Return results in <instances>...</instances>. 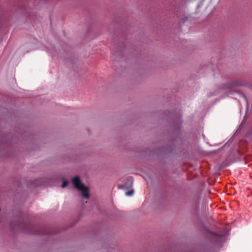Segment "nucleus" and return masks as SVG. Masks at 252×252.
<instances>
[{"instance_id": "1", "label": "nucleus", "mask_w": 252, "mask_h": 252, "mask_svg": "<svg viewBox=\"0 0 252 252\" xmlns=\"http://www.w3.org/2000/svg\"><path fill=\"white\" fill-rule=\"evenodd\" d=\"M10 231L13 233L21 232L32 235H53L57 231L47 225H34L22 219L12 220L9 223Z\"/></svg>"}, {"instance_id": "2", "label": "nucleus", "mask_w": 252, "mask_h": 252, "mask_svg": "<svg viewBox=\"0 0 252 252\" xmlns=\"http://www.w3.org/2000/svg\"><path fill=\"white\" fill-rule=\"evenodd\" d=\"M72 182L74 187L81 192L82 195L86 198H88L90 196L89 192V188L83 184L78 176H76L72 178Z\"/></svg>"}, {"instance_id": "3", "label": "nucleus", "mask_w": 252, "mask_h": 252, "mask_svg": "<svg viewBox=\"0 0 252 252\" xmlns=\"http://www.w3.org/2000/svg\"><path fill=\"white\" fill-rule=\"evenodd\" d=\"M225 234L224 231L210 232V240L212 243L217 246L221 245L223 237Z\"/></svg>"}, {"instance_id": "4", "label": "nucleus", "mask_w": 252, "mask_h": 252, "mask_svg": "<svg viewBox=\"0 0 252 252\" xmlns=\"http://www.w3.org/2000/svg\"><path fill=\"white\" fill-rule=\"evenodd\" d=\"M133 181L131 177H128L126 179V182L124 184L119 186L118 188L120 189H128L132 186Z\"/></svg>"}, {"instance_id": "5", "label": "nucleus", "mask_w": 252, "mask_h": 252, "mask_svg": "<svg viewBox=\"0 0 252 252\" xmlns=\"http://www.w3.org/2000/svg\"><path fill=\"white\" fill-rule=\"evenodd\" d=\"M242 85H244L242 84V83L241 82H240V81L234 80V81H232L230 83V84L229 86V87L232 88H234L236 86H242Z\"/></svg>"}, {"instance_id": "6", "label": "nucleus", "mask_w": 252, "mask_h": 252, "mask_svg": "<svg viewBox=\"0 0 252 252\" xmlns=\"http://www.w3.org/2000/svg\"><path fill=\"white\" fill-rule=\"evenodd\" d=\"M68 182L66 180H63V184H62V187L63 188H65L67 186V185H68Z\"/></svg>"}, {"instance_id": "7", "label": "nucleus", "mask_w": 252, "mask_h": 252, "mask_svg": "<svg viewBox=\"0 0 252 252\" xmlns=\"http://www.w3.org/2000/svg\"><path fill=\"white\" fill-rule=\"evenodd\" d=\"M134 193L133 189H131L130 190H129L127 192H126V194L127 196H131Z\"/></svg>"}, {"instance_id": "8", "label": "nucleus", "mask_w": 252, "mask_h": 252, "mask_svg": "<svg viewBox=\"0 0 252 252\" xmlns=\"http://www.w3.org/2000/svg\"><path fill=\"white\" fill-rule=\"evenodd\" d=\"M181 125V120H180V118H179L178 119V126H180Z\"/></svg>"}, {"instance_id": "9", "label": "nucleus", "mask_w": 252, "mask_h": 252, "mask_svg": "<svg viewBox=\"0 0 252 252\" xmlns=\"http://www.w3.org/2000/svg\"><path fill=\"white\" fill-rule=\"evenodd\" d=\"M36 181H37V180H34V181H33V183H33V184H36L35 182H36Z\"/></svg>"}]
</instances>
